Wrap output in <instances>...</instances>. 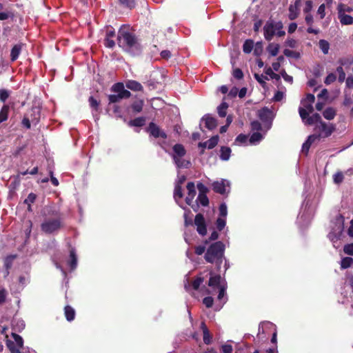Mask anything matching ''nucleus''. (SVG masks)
I'll return each mask as SVG.
<instances>
[{
    "mask_svg": "<svg viewBox=\"0 0 353 353\" xmlns=\"http://www.w3.org/2000/svg\"><path fill=\"white\" fill-rule=\"evenodd\" d=\"M232 74H233V77L237 79H241L243 77V72L239 68H236V69L234 70Z\"/></svg>",
    "mask_w": 353,
    "mask_h": 353,
    "instance_id": "nucleus-61",
    "label": "nucleus"
},
{
    "mask_svg": "<svg viewBox=\"0 0 353 353\" xmlns=\"http://www.w3.org/2000/svg\"><path fill=\"white\" fill-rule=\"evenodd\" d=\"M220 152H221L220 158L223 161H228L230 159V153H231V150L230 148L222 147L221 148Z\"/></svg>",
    "mask_w": 353,
    "mask_h": 353,
    "instance_id": "nucleus-35",
    "label": "nucleus"
},
{
    "mask_svg": "<svg viewBox=\"0 0 353 353\" xmlns=\"http://www.w3.org/2000/svg\"><path fill=\"white\" fill-rule=\"evenodd\" d=\"M336 74L334 73H330L327 74V76L325 79L324 83L326 85H330V84L332 83L333 82H334L336 81Z\"/></svg>",
    "mask_w": 353,
    "mask_h": 353,
    "instance_id": "nucleus-53",
    "label": "nucleus"
},
{
    "mask_svg": "<svg viewBox=\"0 0 353 353\" xmlns=\"http://www.w3.org/2000/svg\"><path fill=\"white\" fill-rule=\"evenodd\" d=\"M315 101V97L312 94H307L305 98L301 101V106L299 108H304L308 113H312L314 111L313 103Z\"/></svg>",
    "mask_w": 353,
    "mask_h": 353,
    "instance_id": "nucleus-13",
    "label": "nucleus"
},
{
    "mask_svg": "<svg viewBox=\"0 0 353 353\" xmlns=\"http://www.w3.org/2000/svg\"><path fill=\"white\" fill-rule=\"evenodd\" d=\"M336 115V111L334 108H332V107L327 108L323 112V116L327 120L334 119Z\"/></svg>",
    "mask_w": 353,
    "mask_h": 353,
    "instance_id": "nucleus-28",
    "label": "nucleus"
},
{
    "mask_svg": "<svg viewBox=\"0 0 353 353\" xmlns=\"http://www.w3.org/2000/svg\"><path fill=\"white\" fill-rule=\"evenodd\" d=\"M338 14H347L353 12V8L347 5L340 3L337 8Z\"/></svg>",
    "mask_w": 353,
    "mask_h": 353,
    "instance_id": "nucleus-34",
    "label": "nucleus"
},
{
    "mask_svg": "<svg viewBox=\"0 0 353 353\" xmlns=\"http://www.w3.org/2000/svg\"><path fill=\"white\" fill-rule=\"evenodd\" d=\"M332 224V230L328 234V238L335 247L334 243L340 239L344 229L343 216L341 214L337 215Z\"/></svg>",
    "mask_w": 353,
    "mask_h": 353,
    "instance_id": "nucleus-6",
    "label": "nucleus"
},
{
    "mask_svg": "<svg viewBox=\"0 0 353 353\" xmlns=\"http://www.w3.org/2000/svg\"><path fill=\"white\" fill-rule=\"evenodd\" d=\"M121 6L125 8L132 9L135 6V0H119Z\"/></svg>",
    "mask_w": 353,
    "mask_h": 353,
    "instance_id": "nucleus-46",
    "label": "nucleus"
},
{
    "mask_svg": "<svg viewBox=\"0 0 353 353\" xmlns=\"http://www.w3.org/2000/svg\"><path fill=\"white\" fill-rule=\"evenodd\" d=\"M203 121H205V127L209 130H212L216 127V120L214 117L206 115L203 118Z\"/></svg>",
    "mask_w": 353,
    "mask_h": 353,
    "instance_id": "nucleus-24",
    "label": "nucleus"
},
{
    "mask_svg": "<svg viewBox=\"0 0 353 353\" xmlns=\"http://www.w3.org/2000/svg\"><path fill=\"white\" fill-rule=\"evenodd\" d=\"M228 214L227 205L225 203H221L219 206L220 217L225 218Z\"/></svg>",
    "mask_w": 353,
    "mask_h": 353,
    "instance_id": "nucleus-54",
    "label": "nucleus"
},
{
    "mask_svg": "<svg viewBox=\"0 0 353 353\" xmlns=\"http://www.w3.org/2000/svg\"><path fill=\"white\" fill-rule=\"evenodd\" d=\"M299 113L305 125H312L315 124L316 125L321 121H323L319 114L314 113L310 116V113H308L304 108H299Z\"/></svg>",
    "mask_w": 353,
    "mask_h": 353,
    "instance_id": "nucleus-9",
    "label": "nucleus"
},
{
    "mask_svg": "<svg viewBox=\"0 0 353 353\" xmlns=\"http://www.w3.org/2000/svg\"><path fill=\"white\" fill-rule=\"evenodd\" d=\"M148 132L155 138H166L165 133L162 132L160 128L153 122H151L149 124Z\"/></svg>",
    "mask_w": 353,
    "mask_h": 353,
    "instance_id": "nucleus-17",
    "label": "nucleus"
},
{
    "mask_svg": "<svg viewBox=\"0 0 353 353\" xmlns=\"http://www.w3.org/2000/svg\"><path fill=\"white\" fill-rule=\"evenodd\" d=\"M338 18L342 25L347 26L353 24V17L347 14H338Z\"/></svg>",
    "mask_w": 353,
    "mask_h": 353,
    "instance_id": "nucleus-26",
    "label": "nucleus"
},
{
    "mask_svg": "<svg viewBox=\"0 0 353 353\" xmlns=\"http://www.w3.org/2000/svg\"><path fill=\"white\" fill-rule=\"evenodd\" d=\"M36 199V194L30 193L28 197L25 199L24 203L28 205V210L31 211V204L34 202Z\"/></svg>",
    "mask_w": 353,
    "mask_h": 353,
    "instance_id": "nucleus-44",
    "label": "nucleus"
},
{
    "mask_svg": "<svg viewBox=\"0 0 353 353\" xmlns=\"http://www.w3.org/2000/svg\"><path fill=\"white\" fill-rule=\"evenodd\" d=\"M9 112V106L4 105L0 111V123H2L8 119Z\"/></svg>",
    "mask_w": 353,
    "mask_h": 353,
    "instance_id": "nucleus-38",
    "label": "nucleus"
},
{
    "mask_svg": "<svg viewBox=\"0 0 353 353\" xmlns=\"http://www.w3.org/2000/svg\"><path fill=\"white\" fill-rule=\"evenodd\" d=\"M65 316L66 319L68 321H71L74 320V316H75L74 310L69 305L65 306Z\"/></svg>",
    "mask_w": 353,
    "mask_h": 353,
    "instance_id": "nucleus-33",
    "label": "nucleus"
},
{
    "mask_svg": "<svg viewBox=\"0 0 353 353\" xmlns=\"http://www.w3.org/2000/svg\"><path fill=\"white\" fill-rule=\"evenodd\" d=\"M143 102L142 101H139L133 103V104L132 105V108L134 112H140L143 109Z\"/></svg>",
    "mask_w": 353,
    "mask_h": 353,
    "instance_id": "nucleus-50",
    "label": "nucleus"
},
{
    "mask_svg": "<svg viewBox=\"0 0 353 353\" xmlns=\"http://www.w3.org/2000/svg\"><path fill=\"white\" fill-rule=\"evenodd\" d=\"M336 72L339 74L338 80L340 83H343L345 79V73L342 66H339L336 68Z\"/></svg>",
    "mask_w": 353,
    "mask_h": 353,
    "instance_id": "nucleus-52",
    "label": "nucleus"
},
{
    "mask_svg": "<svg viewBox=\"0 0 353 353\" xmlns=\"http://www.w3.org/2000/svg\"><path fill=\"white\" fill-rule=\"evenodd\" d=\"M203 281V278L198 276L191 284L185 283V288L188 292H190L192 290H198Z\"/></svg>",
    "mask_w": 353,
    "mask_h": 353,
    "instance_id": "nucleus-19",
    "label": "nucleus"
},
{
    "mask_svg": "<svg viewBox=\"0 0 353 353\" xmlns=\"http://www.w3.org/2000/svg\"><path fill=\"white\" fill-rule=\"evenodd\" d=\"M194 224L196 226V231L201 236L207 234V228L203 214H197L194 219Z\"/></svg>",
    "mask_w": 353,
    "mask_h": 353,
    "instance_id": "nucleus-14",
    "label": "nucleus"
},
{
    "mask_svg": "<svg viewBox=\"0 0 353 353\" xmlns=\"http://www.w3.org/2000/svg\"><path fill=\"white\" fill-rule=\"evenodd\" d=\"M183 194L182 192L181 185L175 184L174 191V198L176 202L178 200L183 197Z\"/></svg>",
    "mask_w": 353,
    "mask_h": 353,
    "instance_id": "nucleus-42",
    "label": "nucleus"
},
{
    "mask_svg": "<svg viewBox=\"0 0 353 353\" xmlns=\"http://www.w3.org/2000/svg\"><path fill=\"white\" fill-rule=\"evenodd\" d=\"M319 46L324 54L328 53L330 44L326 40L321 39L319 42Z\"/></svg>",
    "mask_w": 353,
    "mask_h": 353,
    "instance_id": "nucleus-41",
    "label": "nucleus"
},
{
    "mask_svg": "<svg viewBox=\"0 0 353 353\" xmlns=\"http://www.w3.org/2000/svg\"><path fill=\"white\" fill-rule=\"evenodd\" d=\"M343 251L345 254L353 256V243L345 245Z\"/></svg>",
    "mask_w": 353,
    "mask_h": 353,
    "instance_id": "nucleus-56",
    "label": "nucleus"
},
{
    "mask_svg": "<svg viewBox=\"0 0 353 353\" xmlns=\"http://www.w3.org/2000/svg\"><path fill=\"white\" fill-rule=\"evenodd\" d=\"M254 43L252 40L248 39L246 40L243 46V50L245 53H250L251 52L252 48H253Z\"/></svg>",
    "mask_w": 353,
    "mask_h": 353,
    "instance_id": "nucleus-43",
    "label": "nucleus"
},
{
    "mask_svg": "<svg viewBox=\"0 0 353 353\" xmlns=\"http://www.w3.org/2000/svg\"><path fill=\"white\" fill-rule=\"evenodd\" d=\"M117 43L120 48L132 54H138L141 51L137 37L128 26H122L119 30Z\"/></svg>",
    "mask_w": 353,
    "mask_h": 353,
    "instance_id": "nucleus-1",
    "label": "nucleus"
},
{
    "mask_svg": "<svg viewBox=\"0 0 353 353\" xmlns=\"http://www.w3.org/2000/svg\"><path fill=\"white\" fill-rule=\"evenodd\" d=\"M325 4H321L317 10L318 14L320 15L321 19H323L325 15Z\"/></svg>",
    "mask_w": 353,
    "mask_h": 353,
    "instance_id": "nucleus-63",
    "label": "nucleus"
},
{
    "mask_svg": "<svg viewBox=\"0 0 353 353\" xmlns=\"http://www.w3.org/2000/svg\"><path fill=\"white\" fill-rule=\"evenodd\" d=\"M281 76L283 78V79H284L285 81H287V82H288V83H291V84L292 83V82H293V78H292V76L288 75L284 70H283L281 72Z\"/></svg>",
    "mask_w": 353,
    "mask_h": 353,
    "instance_id": "nucleus-58",
    "label": "nucleus"
},
{
    "mask_svg": "<svg viewBox=\"0 0 353 353\" xmlns=\"http://www.w3.org/2000/svg\"><path fill=\"white\" fill-rule=\"evenodd\" d=\"M10 95V91L6 89H0V101L5 102Z\"/></svg>",
    "mask_w": 353,
    "mask_h": 353,
    "instance_id": "nucleus-49",
    "label": "nucleus"
},
{
    "mask_svg": "<svg viewBox=\"0 0 353 353\" xmlns=\"http://www.w3.org/2000/svg\"><path fill=\"white\" fill-rule=\"evenodd\" d=\"M353 264V259L352 257H344L341 261V268L347 269Z\"/></svg>",
    "mask_w": 353,
    "mask_h": 353,
    "instance_id": "nucleus-37",
    "label": "nucleus"
},
{
    "mask_svg": "<svg viewBox=\"0 0 353 353\" xmlns=\"http://www.w3.org/2000/svg\"><path fill=\"white\" fill-rule=\"evenodd\" d=\"M12 329L15 332H21L25 327V322L22 319H13L12 322Z\"/></svg>",
    "mask_w": 353,
    "mask_h": 353,
    "instance_id": "nucleus-29",
    "label": "nucleus"
},
{
    "mask_svg": "<svg viewBox=\"0 0 353 353\" xmlns=\"http://www.w3.org/2000/svg\"><path fill=\"white\" fill-rule=\"evenodd\" d=\"M126 87L133 91H141L143 86L140 83L134 80H129L126 82Z\"/></svg>",
    "mask_w": 353,
    "mask_h": 353,
    "instance_id": "nucleus-27",
    "label": "nucleus"
},
{
    "mask_svg": "<svg viewBox=\"0 0 353 353\" xmlns=\"http://www.w3.org/2000/svg\"><path fill=\"white\" fill-rule=\"evenodd\" d=\"M22 46V43H18L13 46L10 52V59L12 61H14L18 59L21 52Z\"/></svg>",
    "mask_w": 353,
    "mask_h": 353,
    "instance_id": "nucleus-20",
    "label": "nucleus"
},
{
    "mask_svg": "<svg viewBox=\"0 0 353 353\" xmlns=\"http://www.w3.org/2000/svg\"><path fill=\"white\" fill-rule=\"evenodd\" d=\"M12 336L14 340V342L11 341H7V346L9 348L11 353H21L19 348L23 347V340L21 336L16 333H12Z\"/></svg>",
    "mask_w": 353,
    "mask_h": 353,
    "instance_id": "nucleus-11",
    "label": "nucleus"
},
{
    "mask_svg": "<svg viewBox=\"0 0 353 353\" xmlns=\"http://www.w3.org/2000/svg\"><path fill=\"white\" fill-rule=\"evenodd\" d=\"M315 141H316V134L310 135L307 139L302 145V152L307 154L309 151L311 144Z\"/></svg>",
    "mask_w": 353,
    "mask_h": 353,
    "instance_id": "nucleus-23",
    "label": "nucleus"
},
{
    "mask_svg": "<svg viewBox=\"0 0 353 353\" xmlns=\"http://www.w3.org/2000/svg\"><path fill=\"white\" fill-rule=\"evenodd\" d=\"M213 299L211 296H208L203 299V303L207 307H210L213 304Z\"/></svg>",
    "mask_w": 353,
    "mask_h": 353,
    "instance_id": "nucleus-62",
    "label": "nucleus"
},
{
    "mask_svg": "<svg viewBox=\"0 0 353 353\" xmlns=\"http://www.w3.org/2000/svg\"><path fill=\"white\" fill-rule=\"evenodd\" d=\"M263 136L262 134L259 132H256L251 135L249 141L250 144L255 145L259 143L263 139Z\"/></svg>",
    "mask_w": 353,
    "mask_h": 353,
    "instance_id": "nucleus-32",
    "label": "nucleus"
},
{
    "mask_svg": "<svg viewBox=\"0 0 353 353\" xmlns=\"http://www.w3.org/2000/svg\"><path fill=\"white\" fill-rule=\"evenodd\" d=\"M223 353H232V347L230 344H225L221 346Z\"/></svg>",
    "mask_w": 353,
    "mask_h": 353,
    "instance_id": "nucleus-64",
    "label": "nucleus"
},
{
    "mask_svg": "<svg viewBox=\"0 0 353 353\" xmlns=\"http://www.w3.org/2000/svg\"><path fill=\"white\" fill-rule=\"evenodd\" d=\"M196 201L203 206H207L209 204V199L206 194H199Z\"/></svg>",
    "mask_w": 353,
    "mask_h": 353,
    "instance_id": "nucleus-45",
    "label": "nucleus"
},
{
    "mask_svg": "<svg viewBox=\"0 0 353 353\" xmlns=\"http://www.w3.org/2000/svg\"><path fill=\"white\" fill-rule=\"evenodd\" d=\"M111 91L117 94L108 96L110 103L119 102L121 99H128L131 96L130 91L125 89L123 83H114L111 88Z\"/></svg>",
    "mask_w": 353,
    "mask_h": 353,
    "instance_id": "nucleus-5",
    "label": "nucleus"
},
{
    "mask_svg": "<svg viewBox=\"0 0 353 353\" xmlns=\"http://www.w3.org/2000/svg\"><path fill=\"white\" fill-rule=\"evenodd\" d=\"M89 104L93 111L97 112L99 106V101L94 99L93 97H90Z\"/></svg>",
    "mask_w": 353,
    "mask_h": 353,
    "instance_id": "nucleus-47",
    "label": "nucleus"
},
{
    "mask_svg": "<svg viewBox=\"0 0 353 353\" xmlns=\"http://www.w3.org/2000/svg\"><path fill=\"white\" fill-rule=\"evenodd\" d=\"M248 140V137L245 134H241L236 138L235 142L239 143H245Z\"/></svg>",
    "mask_w": 353,
    "mask_h": 353,
    "instance_id": "nucleus-60",
    "label": "nucleus"
},
{
    "mask_svg": "<svg viewBox=\"0 0 353 353\" xmlns=\"http://www.w3.org/2000/svg\"><path fill=\"white\" fill-rule=\"evenodd\" d=\"M29 117L31 119L33 125H37L40 119V111L38 108H32L30 110V116Z\"/></svg>",
    "mask_w": 353,
    "mask_h": 353,
    "instance_id": "nucleus-22",
    "label": "nucleus"
},
{
    "mask_svg": "<svg viewBox=\"0 0 353 353\" xmlns=\"http://www.w3.org/2000/svg\"><path fill=\"white\" fill-rule=\"evenodd\" d=\"M50 214L54 217L46 218L41 224V230L49 234L57 232L63 226L62 219L58 211L53 210Z\"/></svg>",
    "mask_w": 353,
    "mask_h": 353,
    "instance_id": "nucleus-3",
    "label": "nucleus"
},
{
    "mask_svg": "<svg viewBox=\"0 0 353 353\" xmlns=\"http://www.w3.org/2000/svg\"><path fill=\"white\" fill-rule=\"evenodd\" d=\"M219 139V136L216 135V136L211 137L209 140H208L205 142L199 143V147L203 149L201 152L203 153V150L206 148L208 149L214 148L217 145Z\"/></svg>",
    "mask_w": 353,
    "mask_h": 353,
    "instance_id": "nucleus-18",
    "label": "nucleus"
},
{
    "mask_svg": "<svg viewBox=\"0 0 353 353\" xmlns=\"http://www.w3.org/2000/svg\"><path fill=\"white\" fill-rule=\"evenodd\" d=\"M344 179V175L342 172H337L333 175V181L336 184H340Z\"/></svg>",
    "mask_w": 353,
    "mask_h": 353,
    "instance_id": "nucleus-48",
    "label": "nucleus"
},
{
    "mask_svg": "<svg viewBox=\"0 0 353 353\" xmlns=\"http://www.w3.org/2000/svg\"><path fill=\"white\" fill-rule=\"evenodd\" d=\"M145 119L144 117H138L128 121L129 126L141 127L145 125Z\"/></svg>",
    "mask_w": 353,
    "mask_h": 353,
    "instance_id": "nucleus-31",
    "label": "nucleus"
},
{
    "mask_svg": "<svg viewBox=\"0 0 353 353\" xmlns=\"http://www.w3.org/2000/svg\"><path fill=\"white\" fill-rule=\"evenodd\" d=\"M283 28V25L281 21H275L272 19L268 20L263 26L264 38L270 41L275 35L279 37H283L285 32Z\"/></svg>",
    "mask_w": 353,
    "mask_h": 353,
    "instance_id": "nucleus-4",
    "label": "nucleus"
},
{
    "mask_svg": "<svg viewBox=\"0 0 353 353\" xmlns=\"http://www.w3.org/2000/svg\"><path fill=\"white\" fill-rule=\"evenodd\" d=\"M336 125L331 123H325L321 121L315 125L314 130L316 132V140H320L321 138H327L335 131Z\"/></svg>",
    "mask_w": 353,
    "mask_h": 353,
    "instance_id": "nucleus-7",
    "label": "nucleus"
},
{
    "mask_svg": "<svg viewBox=\"0 0 353 353\" xmlns=\"http://www.w3.org/2000/svg\"><path fill=\"white\" fill-rule=\"evenodd\" d=\"M254 77L256 81L263 86H264L265 84V80H268V77L263 74L259 75L258 74H255Z\"/></svg>",
    "mask_w": 353,
    "mask_h": 353,
    "instance_id": "nucleus-55",
    "label": "nucleus"
},
{
    "mask_svg": "<svg viewBox=\"0 0 353 353\" xmlns=\"http://www.w3.org/2000/svg\"><path fill=\"white\" fill-rule=\"evenodd\" d=\"M299 14V9L296 7L292 6V5H290L288 18L290 20H294L298 17Z\"/></svg>",
    "mask_w": 353,
    "mask_h": 353,
    "instance_id": "nucleus-36",
    "label": "nucleus"
},
{
    "mask_svg": "<svg viewBox=\"0 0 353 353\" xmlns=\"http://www.w3.org/2000/svg\"><path fill=\"white\" fill-rule=\"evenodd\" d=\"M225 218L219 217L216 220V225L218 230L221 231L225 226Z\"/></svg>",
    "mask_w": 353,
    "mask_h": 353,
    "instance_id": "nucleus-51",
    "label": "nucleus"
},
{
    "mask_svg": "<svg viewBox=\"0 0 353 353\" xmlns=\"http://www.w3.org/2000/svg\"><path fill=\"white\" fill-rule=\"evenodd\" d=\"M31 123H32V121H31V119L29 117V115L27 114L26 117H24V118L22 120V124L24 127H26L27 129H29L30 128V126H31Z\"/></svg>",
    "mask_w": 353,
    "mask_h": 353,
    "instance_id": "nucleus-57",
    "label": "nucleus"
},
{
    "mask_svg": "<svg viewBox=\"0 0 353 353\" xmlns=\"http://www.w3.org/2000/svg\"><path fill=\"white\" fill-rule=\"evenodd\" d=\"M173 159L175 164L178 168H181L184 165V161L181 160V158L185 154V150L181 144H176L173 147Z\"/></svg>",
    "mask_w": 353,
    "mask_h": 353,
    "instance_id": "nucleus-10",
    "label": "nucleus"
},
{
    "mask_svg": "<svg viewBox=\"0 0 353 353\" xmlns=\"http://www.w3.org/2000/svg\"><path fill=\"white\" fill-rule=\"evenodd\" d=\"M272 330H274V325L270 322H263L259 324L256 341L258 343L266 341Z\"/></svg>",
    "mask_w": 353,
    "mask_h": 353,
    "instance_id": "nucleus-8",
    "label": "nucleus"
},
{
    "mask_svg": "<svg viewBox=\"0 0 353 353\" xmlns=\"http://www.w3.org/2000/svg\"><path fill=\"white\" fill-rule=\"evenodd\" d=\"M197 188L199 192V194H206L207 192H208V188L201 183H199L197 184Z\"/></svg>",
    "mask_w": 353,
    "mask_h": 353,
    "instance_id": "nucleus-59",
    "label": "nucleus"
},
{
    "mask_svg": "<svg viewBox=\"0 0 353 353\" xmlns=\"http://www.w3.org/2000/svg\"><path fill=\"white\" fill-rule=\"evenodd\" d=\"M228 108V105L225 102L221 103L217 108V112L219 115L221 117H225L227 114V109Z\"/></svg>",
    "mask_w": 353,
    "mask_h": 353,
    "instance_id": "nucleus-40",
    "label": "nucleus"
},
{
    "mask_svg": "<svg viewBox=\"0 0 353 353\" xmlns=\"http://www.w3.org/2000/svg\"><path fill=\"white\" fill-rule=\"evenodd\" d=\"M212 188L215 192L224 194L229 192L227 188H230V182L224 179L220 181H215L212 183Z\"/></svg>",
    "mask_w": 353,
    "mask_h": 353,
    "instance_id": "nucleus-15",
    "label": "nucleus"
},
{
    "mask_svg": "<svg viewBox=\"0 0 353 353\" xmlns=\"http://www.w3.org/2000/svg\"><path fill=\"white\" fill-rule=\"evenodd\" d=\"M188 196L185 198V202L188 205H191L194 211H197L198 205L195 207L192 205L193 199L196 195L195 185L193 182H189L187 184Z\"/></svg>",
    "mask_w": 353,
    "mask_h": 353,
    "instance_id": "nucleus-12",
    "label": "nucleus"
},
{
    "mask_svg": "<svg viewBox=\"0 0 353 353\" xmlns=\"http://www.w3.org/2000/svg\"><path fill=\"white\" fill-rule=\"evenodd\" d=\"M225 245L221 241L212 243L207 250L205 259L208 263H216L219 268L223 262Z\"/></svg>",
    "mask_w": 353,
    "mask_h": 353,
    "instance_id": "nucleus-2",
    "label": "nucleus"
},
{
    "mask_svg": "<svg viewBox=\"0 0 353 353\" xmlns=\"http://www.w3.org/2000/svg\"><path fill=\"white\" fill-rule=\"evenodd\" d=\"M70 260L69 261V265L70 266L71 270H74L76 268L77 265V258L74 250H70Z\"/></svg>",
    "mask_w": 353,
    "mask_h": 353,
    "instance_id": "nucleus-39",
    "label": "nucleus"
},
{
    "mask_svg": "<svg viewBox=\"0 0 353 353\" xmlns=\"http://www.w3.org/2000/svg\"><path fill=\"white\" fill-rule=\"evenodd\" d=\"M201 328L202 329L203 334V342L204 343L209 345L212 342V335L210 334L209 330L208 329L205 323H201Z\"/></svg>",
    "mask_w": 353,
    "mask_h": 353,
    "instance_id": "nucleus-21",
    "label": "nucleus"
},
{
    "mask_svg": "<svg viewBox=\"0 0 353 353\" xmlns=\"http://www.w3.org/2000/svg\"><path fill=\"white\" fill-rule=\"evenodd\" d=\"M221 277L219 275L212 276L210 278L208 285L213 288H219L220 286H223V285L221 284Z\"/></svg>",
    "mask_w": 353,
    "mask_h": 353,
    "instance_id": "nucleus-25",
    "label": "nucleus"
},
{
    "mask_svg": "<svg viewBox=\"0 0 353 353\" xmlns=\"http://www.w3.org/2000/svg\"><path fill=\"white\" fill-rule=\"evenodd\" d=\"M279 48H280V46L278 43H269L268 46L267 47V51L269 52V54L271 56L275 57L278 54Z\"/></svg>",
    "mask_w": 353,
    "mask_h": 353,
    "instance_id": "nucleus-30",
    "label": "nucleus"
},
{
    "mask_svg": "<svg viewBox=\"0 0 353 353\" xmlns=\"http://www.w3.org/2000/svg\"><path fill=\"white\" fill-rule=\"evenodd\" d=\"M115 31L112 27H108L105 30V37L104 39V45L105 47L112 48L115 46L114 38Z\"/></svg>",
    "mask_w": 353,
    "mask_h": 353,
    "instance_id": "nucleus-16",
    "label": "nucleus"
}]
</instances>
